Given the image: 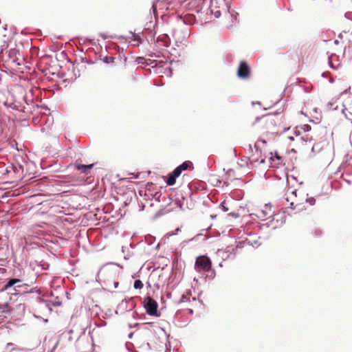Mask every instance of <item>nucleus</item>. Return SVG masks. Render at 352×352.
I'll use <instances>...</instances> for the list:
<instances>
[{
  "label": "nucleus",
  "mask_w": 352,
  "mask_h": 352,
  "mask_svg": "<svg viewBox=\"0 0 352 352\" xmlns=\"http://www.w3.org/2000/svg\"><path fill=\"white\" fill-rule=\"evenodd\" d=\"M144 307H145L146 312L148 315L155 316H158V314H157L158 305H157V302L153 298H152L150 296H147L146 298H145V299L144 300Z\"/></svg>",
  "instance_id": "6"
},
{
  "label": "nucleus",
  "mask_w": 352,
  "mask_h": 352,
  "mask_svg": "<svg viewBox=\"0 0 352 352\" xmlns=\"http://www.w3.org/2000/svg\"><path fill=\"white\" fill-rule=\"evenodd\" d=\"M193 168V164L190 161L184 162L181 165L175 168L174 170L168 175V179L166 180L167 185H174L175 184L176 178L181 175L182 171L188 168L192 170Z\"/></svg>",
  "instance_id": "2"
},
{
  "label": "nucleus",
  "mask_w": 352,
  "mask_h": 352,
  "mask_svg": "<svg viewBox=\"0 0 352 352\" xmlns=\"http://www.w3.org/2000/svg\"><path fill=\"white\" fill-rule=\"evenodd\" d=\"M272 156L270 157V164L272 167L278 168L280 165L283 164V157L280 156L277 152H275L274 154L271 153Z\"/></svg>",
  "instance_id": "10"
},
{
  "label": "nucleus",
  "mask_w": 352,
  "mask_h": 352,
  "mask_svg": "<svg viewBox=\"0 0 352 352\" xmlns=\"http://www.w3.org/2000/svg\"><path fill=\"white\" fill-rule=\"evenodd\" d=\"M265 160L263 159H261L260 161V163H264Z\"/></svg>",
  "instance_id": "24"
},
{
  "label": "nucleus",
  "mask_w": 352,
  "mask_h": 352,
  "mask_svg": "<svg viewBox=\"0 0 352 352\" xmlns=\"http://www.w3.org/2000/svg\"><path fill=\"white\" fill-rule=\"evenodd\" d=\"M94 164H91L89 165H76V167L78 170H81L82 172L87 173L88 170H90L93 168Z\"/></svg>",
  "instance_id": "13"
},
{
  "label": "nucleus",
  "mask_w": 352,
  "mask_h": 352,
  "mask_svg": "<svg viewBox=\"0 0 352 352\" xmlns=\"http://www.w3.org/2000/svg\"><path fill=\"white\" fill-rule=\"evenodd\" d=\"M226 8V3L225 0H211L210 5V13L214 15L215 18H219L221 16V10H225Z\"/></svg>",
  "instance_id": "5"
},
{
  "label": "nucleus",
  "mask_w": 352,
  "mask_h": 352,
  "mask_svg": "<svg viewBox=\"0 0 352 352\" xmlns=\"http://www.w3.org/2000/svg\"><path fill=\"white\" fill-rule=\"evenodd\" d=\"M212 267L211 260L206 256H199L196 258L195 268L199 272H208Z\"/></svg>",
  "instance_id": "3"
},
{
  "label": "nucleus",
  "mask_w": 352,
  "mask_h": 352,
  "mask_svg": "<svg viewBox=\"0 0 352 352\" xmlns=\"http://www.w3.org/2000/svg\"><path fill=\"white\" fill-rule=\"evenodd\" d=\"M180 20L187 25H192L195 21V17L192 14H186L184 16H180Z\"/></svg>",
  "instance_id": "11"
},
{
  "label": "nucleus",
  "mask_w": 352,
  "mask_h": 352,
  "mask_svg": "<svg viewBox=\"0 0 352 352\" xmlns=\"http://www.w3.org/2000/svg\"><path fill=\"white\" fill-rule=\"evenodd\" d=\"M281 119L280 113H267L257 118L254 124L263 135H274L278 133Z\"/></svg>",
  "instance_id": "1"
},
{
  "label": "nucleus",
  "mask_w": 352,
  "mask_h": 352,
  "mask_svg": "<svg viewBox=\"0 0 352 352\" xmlns=\"http://www.w3.org/2000/svg\"><path fill=\"white\" fill-rule=\"evenodd\" d=\"M301 129L305 132L309 131L311 130V126L309 124H304L302 126Z\"/></svg>",
  "instance_id": "19"
},
{
  "label": "nucleus",
  "mask_w": 352,
  "mask_h": 352,
  "mask_svg": "<svg viewBox=\"0 0 352 352\" xmlns=\"http://www.w3.org/2000/svg\"><path fill=\"white\" fill-rule=\"evenodd\" d=\"M307 201H309L310 205H314L316 202V200L314 198H309L307 199Z\"/></svg>",
  "instance_id": "21"
},
{
  "label": "nucleus",
  "mask_w": 352,
  "mask_h": 352,
  "mask_svg": "<svg viewBox=\"0 0 352 352\" xmlns=\"http://www.w3.org/2000/svg\"><path fill=\"white\" fill-rule=\"evenodd\" d=\"M272 214L271 206L265 204L262 209H258L256 211V215L257 217L265 219L268 217H271Z\"/></svg>",
  "instance_id": "8"
},
{
  "label": "nucleus",
  "mask_w": 352,
  "mask_h": 352,
  "mask_svg": "<svg viewBox=\"0 0 352 352\" xmlns=\"http://www.w3.org/2000/svg\"><path fill=\"white\" fill-rule=\"evenodd\" d=\"M21 283V280H20L19 278L10 279L7 282V283L1 288V292H5V291L8 290L10 287H11L14 285H16L15 287L14 288V290L15 292H17L16 287H21L23 286L22 285L20 284Z\"/></svg>",
  "instance_id": "9"
},
{
  "label": "nucleus",
  "mask_w": 352,
  "mask_h": 352,
  "mask_svg": "<svg viewBox=\"0 0 352 352\" xmlns=\"http://www.w3.org/2000/svg\"><path fill=\"white\" fill-rule=\"evenodd\" d=\"M133 286H134V288L136 289H142L144 284L142 282V280L138 279V280H135Z\"/></svg>",
  "instance_id": "16"
},
{
  "label": "nucleus",
  "mask_w": 352,
  "mask_h": 352,
  "mask_svg": "<svg viewBox=\"0 0 352 352\" xmlns=\"http://www.w3.org/2000/svg\"><path fill=\"white\" fill-rule=\"evenodd\" d=\"M177 204L179 206V208L182 210H184L188 208V200L184 197H182V200L177 201Z\"/></svg>",
  "instance_id": "12"
},
{
  "label": "nucleus",
  "mask_w": 352,
  "mask_h": 352,
  "mask_svg": "<svg viewBox=\"0 0 352 352\" xmlns=\"http://www.w3.org/2000/svg\"><path fill=\"white\" fill-rule=\"evenodd\" d=\"M12 345H13V344H12V343H8V344H7V346H12Z\"/></svg>",
  "instance_id": "23"
},
{
  "label": "nucleus",
  "mask_w": 352,
  "mask_h": 352,
  "mask_svg": "<svg viewBox=\"0 0 352 352\" xmlns=\"http://www.w3.org/2000/svg\"><path fill=\"white\" fill-rule=\"evenodd\" d=\"M115 58L113 57V56H107L105 57V58L104 59V61L107 63H113L114 60H115Z\"/></svg>",
  "instance_id": "17"
},
{
  "label": "nucleus",
  "mask_w": 352,
  "mask_h": 352,
  "mask_svg": "<svg viewBox=\"0 0 352 352\" xmlns=\"http://www.w3.org/2000/svg\"><path fill=\"white\" fill-rule=\"evenodd\" d=\"M237 76L241 79H248L251 76V69L248 63L245 61H241L239 64Z\"/></svg>",
  "instance_id": "7"
},
{
  "label": "nucleus",
  "mask_w": 352,
  "mask_h": 352,
  "mask_svg": "<svg viewBox=\"0 0 352 352\" xmlns=\"http://www.w3.org/2000/svg\"><path fill=\"white\" fill-rule=\"evenodd\" d=\"M254 148H256V157H254V154H252V160L254 161V162H258L259 161V158H258V156L261 155V151L259 150L258 148H257V146L256 144H254Z\"/></svg>",
  "instance_id": "14"
},
{
  "label": "nucleus",
  "mask_w": 352,
  "mask_h": 352,
  "mask_svg": "<svg viewBox=\"0 0 352 352\" xmlns=\"http://www.w3.org/2000/svg\"><path fill=\"white\" fill-rule=\"evenodd\" d=\"M152 10H153V13L155 14L156 12H157V6H156V3H153V6H152Z\"/></svg>",
  "instance_id": "20"
},
{
  "label": "nucleus",
  "mask_w": 352,
  "mask_h": 352,
  "mask_svg": "<svg viewBox=\"0 0 352 352\" xmlns=\"http://www.w3.org/2000/svg\"><path fill=\"white\" fill-rule=\"evenodd\" d=\"M6 271L3 268H0V272L3 273Z\"/></svg>",
  "instance_id": "22"
},
{
  "label": "nucleus",
  "mask_w": 352,
  "mask_h": 352,
  "mask_svg": "<svg viewBox=\"0 0 352 352\" xmlns=\"http://www.w3.org/2000/svg\"><path fill=\"white\" fill-rule=\"evenodd\" d=\"M186 302L189 304L187 305L186 309L189 311L190 314H193V309L200 307V302L195 297H191L189 293L183 294L179 301V304Z\"/></svg>",
  "instance_id": "4"
},
{
  "label": "nucleus",
  "mask_w": 352,
  "mask_h": 352,
  "mask_svg": "<svg viewBox=\"0 0 352 352\" xmlns=\"http://www.w3.org/2000/svg\"><path fill=\"white\" fill-rule=\"evenodd\" d=\"M221 207L222 208L223 210L225 211V212H228L229 210V208L228 207L227 203H226V201H223L221 204Z\"/></svg>",
  "instance_id": "18"
},
{
  "label": "nucleus",
  "mask_w": 352,
  "mask_h": 352,
  "mask_svg": "<svg viewBox=\"0 0 352 352\" xmlns=\"http://www.w3.org/2000/svg\"><path fill=\"white\" fill-rule=\"evenodd\" d=\"M11 311V309L8 303L2 305L0 306V312L1 313H8Z\"/></svg>",
  "instance_id": "15"
}]
</instances>
